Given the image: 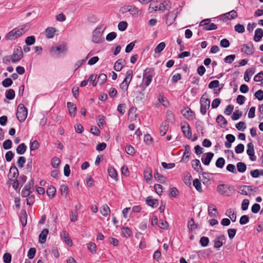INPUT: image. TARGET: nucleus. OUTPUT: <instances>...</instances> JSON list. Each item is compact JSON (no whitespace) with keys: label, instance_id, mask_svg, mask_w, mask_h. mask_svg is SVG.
<instances>
[{"label":"nucleus","instance_id":"obj_48","mask_svg":"<svg viewBox=\"0 0 263 263\" xmlns=\"http://www.w3.org/2000/svg\"><path fill=\"white\" fill-rule=\"evenodd\" d=\"M247 153L249 155L254 154V148L253 143L249 142L247 144Z\"/></svg>","mask_w":263,"mask_h":263},{"label":"nucleus","instance_id":"obj_7","mask_svg":"<svg viewBox=\"0 0 263 263\" xmlns=\"http://www.w3.org/2000/svg\"><path fill=\"white\" fill-rule=\"evenodd\" d=\"M23 57V52L22 48L17 47L14 49L13 54L11 57V61L13 63L20 61Z\"/></svg>","mask_w":263,"mask_h":263},{"label":"nucleus","instance_id":"obj_34","mask_svg":"<svg viewBox=\"0 0 263 263\" xmlns=\"http://www.w3.org/2000/svg\"><path fill=\"white\" fill-rule=\"evenodd\" d=\"M128 12L133 16L138 15L141 13V11L134 6L130 5Z\"/></svg>","mask_w":263,"mask_h":263},{"label":"nucleus","instance_id":"obj_15","mask_svg":"<svg viewBox=\"0 0 263 263\" xmlns=\"http://www.w3.org/2000/svg\"><path fill=\"white\" fill-rule=\"evenodd\" d=\"M190 158V146L189 145H185L184 146V152L182 157L181 162L186 161L187 162Z\"/></svg>","mask_w":263,"mask_h":263},{"label":"nucleus","instance_id":"obj_53","mask_svg":"<svg viewBox=\"0 0 263 263\" xmlns=\"http://www.w3.org/2000/svg\"><path fill=\"white\" fill-rule=\"evenodd\" d=\"M26 160L25 157H23V156L20 157L17 161V164L18 166L20 168L23 167L25 163H26Z\"/></svg>","mask_w":263,"mask_h":263},{"label":"nucleus","instance_id":"obj_62","mask_svg":"<svg viewBox=\"0 0 263 263\" xmlns=\"http://www.w3.org/2000/svg\"><path fill=\"white\" fill-rule=\"evenodd\" d=\"M125 152L129 155H133L135 153L134 148L130 145L125 147Z\"/></svg>","mask_w":263,"mask_h":263},{"label":"nucleus","instance_id":"obj_11","mask_svg":"<svg viewBox=\"0 0 263 263\" xmlns=\"http://www.w3.org/2000/svg\"><path fill=\"white\" fill-rule=\"evenodd\" d=\"M181 113L187 119L193 120L195 118V114L190 108L186 107L182 109Z\"/></svg>","mask_w":263,"mask_h":263},{"label":"nucleus","instance_id":"obj_57","mask_svg":"<svg viewBox=\"0 0 263 263\" xmlns=\"http://www.w3.org/2000/svg\"><path fill=\"white\" fill-rule=\"evenodd\" d=\"M245 124V122L240 121L237 123L235 126L237 130L243 132L246 128Z\"/></svg>","mask_w":263,"mask_h":263},{"label":"nucleus","instance_id":"obj_37","mask_svg":"<svg viewBox=\"0 0 263 263\" xmlns=\"http://www.w3.org/2000/svg\"><path fill=\"white\" fill-rule=\"evenodd\" d=\"M15 91L12 89H9L5 92L6 98L8 100H13L15 97Z\"/></svg>","mask_w":263,"mask_h":263},{"label":"nucleus","instance_id":"obj_22","mask_svg":"<svg viewBox=\"0 0 263 263\" xmlns=\"http://www.w3.org/2000/svg\"><path fill=\"white\" fill-rule=\"evenodd\" d=\"M169 124L167 121L163 122L160 127V134L164 136L168 130Z\"/></svg>","mask_w":263,"mask_h":263},{"label":"nucleus","instance_id":"obj_58","mask_svg":"<svg viewBox=\"0 0 263 263\" xmlns=\"http://www.w3.org/2000/svg\"><path fill=\"white\" fill-rule=\"evenodd\" d=\"M14 156V153L10 151L7 152L5 154V159L7 162H10Z\"/></svg>","mask_w":263,"mask_h":263},{"label":"nucleus","instance_id":"obj_63","mask_svg":"<svg viewBox=\"0 0 263 263\" xmlns=\"http://www.w3.org/2000/svg\"><path fill=\"white\" fill-rule=\"evenodd\" d=\"M245 146L243 144L240 143L238 144L235 148V151L237 154L242 153L244 151Z\"/></svg>","mask_w":263,"mask_h":263},{"label":"nucleus","instance_id":"obj_13","mask_svg":"<svg viewBox=\"0 0 263 263\" xmlns=\"http://www.w3.org/2000/svg\"><path fill=\"white\" fill-rule=\"evenodd\" d=\"M182 132L184 136L190 139L192 137V132L190 129V125L187 123H185L184 125L181 126Z\"/></svg>","mask_w":263,"mask_h":263},{"label":"nucleus","instance_id":"obj_5","mask_svg":"<svg viewBox=\"0 0 263 263\" xmlns=\"http://www.w3.org/2000/svg\"><path fill=\"white\" fill-rule=\"evenodd\" d=\"M28 115L27 108L23 104H20L17 106L16 118L20 122H23L26 119Z\"/></svg>","mask_w":263,"mask_h":263},{"label":"nucleus","instance_id":"obj_14","mask_svg":"<svg viewBox=\"0 0 263 263\" xmlns=\"http://www.w3.org/2000/svg\"><path fill=\"white\" fill-rule=\"evenodd\" d=\"M192 166L196 172L199 173L203 170L200 161L197 159L192 161Z\"/></svg>","mask_w":263,"mask_h":263},{"label":"nucleus","instance_id":"obj_4","mask_svg":"<svg viewBox=\"0 0 263 263\" xmlns=\"http://www.w3.org/2000/svg\"><path fill=\"white\" fill-rule=\"evenodd\" d=\"M154 76V69L152 68H146L144 70L143 74V79L145 80V82L143 85H141L140 87L142 88V90H144L145 88L147 87L152 82V78Z\"/></svg>","mask_w":263,"mask_h":263},{"label":"nucleus","instance_id":"obj_64","mask_svg":"<svg viewBox=\"0 0 263 263\" xmlns=\"http://www.w3.org/2000/svg\"><path fill=\"white\" fill-rule=\"evenodd\" d=\"M263 80V71H260L255 76L254 80L255 82H260Z\"/></svg>","mask_w":263,"mask_h":263},{"label":"nucleus","instance_id":"obj_32","mask_svg":"<svg viewBox=\"0 0 263 263\" xmlns=\"http://www.w3.org/2000/svg\"><path fill=\"white\" fill-rule=\"evenodd\" d=\"M100 212L104 216H107L110 214V210L107 204H104L100 209Z\"/></svg>","mask_w":263,"mask_h":263},{"label":"nucleus","instance_id":"obj_61","mask_svg":"<svg viewBox=\"0 0 263 263\" xmlns=\"http://www.w3.org/2000/svg\"><path fill=\"white\" fill-rule=\"evenodd\" d=\"M235 55L234 54H231L227 56L224 59V61L227 63H232L234 60L235 59Z\"/></svg>","mask_w":263,"mask_h":263},{"label":"nucleus","instance_id":"obj_40","mask_svg":"<svg viewBox=\"0 0 263 263\" xmlns=\"http://www.w3.org/2000/svg\"><path fill=\"white\" fill-rule=\"evenodd\" d=\"M224 164L225 160L222 157L218 158L215 163L216 166L220 168H222L223 167Z\"/></svg>","mask_w":263,"mask_h":263},{"label":"nucleus","instance_id":"obj_1","mask_svg":"<svg viewBox=\"0 0 263 263\" xmlns=\"http://www.w3.org/2000/svg\"><path fill=\"white\" fill-rule=\"evenodd\" d=\"M29 28L30 25L28 24L18 26L9 32L6 35V39L10 41L14 40L24 34Z\"/></svg>","mask_w":263,"mask_h":263},{"label":"nucleus","instance_id":"obj_12","mask_svg":"<svg viewBox=\"0 0 263 263\" xmlns=\"http://www.w3.org/2000/svg\"><path fill=\"white\" fill-rule=\"evenodd\" d=\"M18 176V170L15 165L11 166L8 174V177L10 180L17 179Z\"/></svg>","mask_w":263,"mask_h":263},{"label":"nucleus","instance_id":"obj_43","mask_svg":"<svg viewBox=\"0 0 263 263\" xmlns=\"http://www.w3.org/2000/svg\"><path fill=\"white\" fill-rule=\"evenodd\" d=\"M144 178L146 180V182L147 183H148L149 182V181L151 180L152 177H153L152 172L148 170L145 171L144 172Z\"/></svg>","mask_w":263,"mask_h":263},{"label":"nucleus","instance_id":"obj_56","mask_svg":"<svg viewBox=\"0 0 263 263\" xmlns=\"http://www.w3.org/2000/svg\"><path fill=\"white\" fill-rule=\"evenodd\" d=\"M127 27V23L125 21H121L120 22L118 26V29L119 30L123 31L125 30Z\"/></svg>","mask_w":263,"mask_h":263},{"label":"nucleus","instance_id":"obj_26","mask_svg":"<svg viewBox=\"0 0 263 263\" xmlns=\"http://www.w3.org/2000/svg\"><path fill=\"white\" fill-rule=\"evenodd\" d=\"M263 36V31L261 28H257L255 31L254 40L255 42L259 41Z\"/></svg>","mask_w":263,"mask_h":263},{"label":"nucleus","instance_id":"obj_9","mask_svg":"<svg viewBox=\"0 0 263 263\" xmlns=\"http://www.w3.org/2000/svg\"><path fill=\"white\" fill-rule=\"evenodd\" d=\"M241 49V51L247 55H250L253 54L254 52V46L252 43L243 44Z\"/></svg>","mask_w":263,"mask_h":263},{"label":"nucleus","instance_id":"obj_39","mask_svg":"<svg viewBox=\"0 0 263 263\" xmlns=\"http://www.w3.org/2000/svg\"><path fill=\"white\" fill-rule=\"evenodd\" d=\"M237 170L240 173H243L246 171L247 166L243 162H238L237 163Z\"/></svg>","mask_w":263,"mask_h":263},{"label":"nucleus","instance_id":"obj_6","mask_svg":"<svg viewBox=\"0 0 263 263\" xmlns=\"http://www.w3.org/2000/svg\"><path fill=\"white\" fill-rule=\"evenodd\" d=\"M206 93H204L200 98V111L202 115H204L206 112V110L209 108L210 105V100L205 98Z\"/></svg>","mask_w":263,"mask_h":263},{"label":"nucleus","instance_id":"obj_54","mask_svg":"<svg viewBox=\"0 0 263 263\" xmlns=\"http://www.w3.org/2000/svg\"><path fill=\"white\" fill-rule=\"evenodd\" d=\"M122 234L125 237H129L132 235V231L127 227H123L122 229Z\"/></svg>","mask_w":263,"mask_h":263},{"label":"nucleus","instance_id":"obj_45","mask_svg":"<svg viewBox=\"0 0 263 263\" xmlns=\"http://www.w3.org/2000/svg\"><path fill=\"white\" fill-rule=\"evenodd\" d=\"M242 111L237 110L233 113V114L231 116V118L233 120H237L239 119L242 116Z\"/></svg>","mask_w":263,"mask_h":263},{"label":"nucleus","instance_id":"obj_47","mask_svg":"<svg viewBox=\"0 0 263 263\" xmlns=\"http://www.w3.org/2000/svg\"><path fill=\"white\" fill-rule=\"evenodd\" d=\"M165 43L164 42H161L155 48V53H160L165 48Z\"/></svg>","mask_w":263,"mask_h":263},{"label":"nucleus","instance_id":"obj_33","mask_svg":"<svg viewBox=\"0 0 263 263\" xmlns=\"http://www.w3.org/2000/svg\"><path fill=\"white\" fill-rule=\"evenodd\" d=\"M56 193V189L52 185L48 187L47 190V195L49 198H52L54 197Z\"/></svg>","mask_w":263,"mask_h":263},{"label":"nucleus","instance_id":"obj_29","mask_svg":"<svg viewBox=\"0 0 263 263\" xmlns=\"http://www.w3.org/2000/svg\"><path fill=\"white\" fill-rule=\"evenodd\" d=\"M27 215L26 211L22 210L21 211L20 220L23 227H25L27 224Z\"/></svg>","mask_w":263,"mask_h":263},{"label":"nucleus","instance_id":"obj_2","mask_svg":"<svg viewBox=\"0 0 263 263\" xmlns=\"http://www.w3.org/2000/svg\"><path fill=\"white\" fill-rule=\"evenodd\" d=\"M216 190L220 195L227 197L231 196L235 191L233 186L227 184H219Z\"/></svg>","mask_w":263,"mask_h":263},{"label":"nucleus","instance_id":"obj_36","mask_svg":"<svg viewBox=\"0 0 263 263\" xmlns=\"http://www.w3.org/2000/svg\"><path fill=\"white\" fill-rule=\"evenodd\" d=\"M108 173L110 177L115 179L116 180H118V173L114 167H109L108 168Z\"/></svg>","mask_w":263,"mask_h":263},{"label":"nucleus","instance_id":"obj_35","mask_svg":"<svg viewBox=\"0 0 263 263\" xmlns=\"http://www.w3.org/2000/svg\"><path fill=\"white\" fill-rule=\"evenodd\" d=\"M187 226L189 230L192 231L198 228V225L195 224L194 218H191L187 222Z\"/></svg>","mask_w":263,"mask_h":263},{"label":"nucleus","instance_id":"obj_49","mask_svg":"<svg viewBox=\"0 0 263 263\" xmlns=\"http://www.w3.org/2000/svg\"><path fill=\"white\" fill-rule=\"evenodd\" d=\"M199 242L202 247H205L208 245L209 243V239L207 237L202 236L200 238Z\"/></svg>","mask_w":263,"mask_h":263},{"label":"nucleus","instance_id":"obj_16","mask_svg":"<svg viewBox=\"0 0 263 263\" xmlns=\"http://www.w3.org/2000/svg\"><path fill=\"white\" fill-rule=\"evenodd\" d=\"M146 203L152 208H157L159 205L158 200L153 199L152 196H148L146 198Z\"/></svg>","mask_w":263,"mask_h":263},{"label":"nucleus","instance_id":"obj_50","mask_svg":"<svg viewBox=\"0 0 263 263\" xmlns=\"http://www.w3.org/2000/svg\"><path fill=\"white\" fill-rule=\"evenodd\" d=\"M12 83H13L12 80L10 78H7L4 79L2 81V85L4 87H6V88L10 86L12 84Z\"/></svg>","mask_w":263,"mask_h":263},{"label":"nucleus","instance_id":"obj_19","mask_svg":"<svg viewBox=\"0 0 263 263\" xmlns=\"http://www.w3.org/2000/svg\"><path fill=\"white\" fill-rule=\"evenodd\" d=\"M49 233L47 229H44L39 235V242L41 243H44L46 241L47 236Z\"/></svg>","mask_w":263,"mask_h":263},{"label":"nucleus","instance_id":"obj_41","mask_svg":"<svg viewBox=\"0 0 263 263\" xmlns=\"http://www.w3.org/2000/svg\"><path fill=\"white\" fill-rule=\"evenodd\" d=\"M61 163V161L58 157H54L51 159V164L52 166L54 168H58L60 164Z\"/></svg>","mask_w":263,"mask_h":263},{"label":"nucleus","instance_id":"obj_18","mask_svg":"<svg viewBox=\"0 0 263 263\" xmlns=\"http://www.w3.org/2000/svg\"><path fill=\"white\" fill-rule=\"evenodd\" d=\"M67 108L68 109V111L69 114L73 117H74L76 115V112L77 110L76 105L73 103L68 102L67 103Z\"/></svg>","mask_w":263,"mask_h":263},{"label":"nucleus","instance_id":"obj_28","mask_svg":"<svg viewBox=\"0 0 263 263\" xmlns=\"http://www.w3.org/2000/svg\"><path fill=\"white\" fill-rule=\"evenodd\" d=\"M61 237L64 241L70 246H72V242L70 238L69 237L68 234L66 231H63L61 234Z\"/></svg>","mask_w":263,"mask_h":263},{"label":"nucleus","instance_id":"obj_24","mask_svg":"<svg viewBox=\"0 0 263 263\" xmlns=\"http://www.w3.org/2000/svg\"><path fill=\"white\" fill-rule=\"evenodd\" d=\"M165 17L166 18V24L169 26L173 23L176 16H174V14L172 12H170L165 14Z\"/></svg>","mask_w":263,"mask_h":263},{"label":"nucleus","instance_id":"obj_21","mask_svg":"<svg viewBox=\"0 0 263 263\" xmlns=\"http://www.w3.org/2000/svg\"><path fill=\"white\" fill-rule=\"evenodd\" d=\"M206 155L205 158H203V157L201 158V161L202 163L205 165H209L214 157V154L211 152H209L205 154Z\"/></svg>","mask_w":263,"mask_h":263},{"label":"nucleus","instance_id":"obj_23","mask_svg":"<svg viewBox=\"0 0 263 263\" xmlns=\"http://www.w3.org/2000/svg\"><path fill=\"white\" fill-rule=\"evenodd\" d=\"M172 6V3L169 1H164L163 3H161L159 7V10H164L165 9L169 10L171 9Z\"/></svg>","mask_w":263,"mask_h":263},{"label":"nucleus","instance_id":"obj_42","mask_svg":"<svg viewBox=\"0 0 263 263\" xmlns=\"http://www.w3.org/2000/svg\"><path fill=\"white\" fill-rule=\"evenodd\" d=\"M133 70L132 69H129L126 72V77L123 81H124L125 82H129V84L133 78Z\"/></svg>","mask_w":263,"mask_h":263},{"label":"nucleus","instance_id":"obj_52","mask_svg":"<svg viewBox=\"0 0 263 263\" xmlns=\"http://www.w3.org/2000/svg\"><path fill=\"white\" fill-rule=\"evenodd\" d=\"M3 261L5 263H11L12 259L11 254L9 253H5L3 255Z\"/></svg>","mask_w":263,"mask_h":263},{"label":"nucleus","instance_id":"obj_59","mask_svg":"<svg viewBox=\"0 0 263 263\" xmlns=\"http://www.w3.org/2000/svg\"><path fill=\"white\" fill-rule=\"evenodd\" d=\"M235 31L238 33H243L245 31V27L240 24H238L234 26Z\"/></svg>","mask_w":263,"mask_h":263},{"label":"nucleus","instance_id":"obj_44","mask_svg":"<svg viewBox=\"0 0 263 263\" xmlns=\"http://www.w3.org/2000/svg\"><path fill=\"white\" fill-rule=\"evenodd\" d=\"M35 42V37L33 35L27 37L25 40V43L27 46H31L34 44Z\"/></svg>","mask_w":263,"mask_h":263},{"label":"nucleus","instance_id":"obj_38","mask_svg":"<svg viewBox=\"0 0 263 263\" xmlns=\"http://www.w3.org/2000/svg\"><path fill=\"white\" fill-rule=\"evenodd\" d=\"M159 102L164 106L167 107L168 105V102L167 101L166 98L164 97L163 93L162 92L159 93Z\"/></svg>","mask_w":263,"mask_h":263},{"label":"nucleus","instance_id":"obj_27","mask_svg":"<svg viewBox=\"0 0 263 263\" xmlns=\"http://www.w3.org/2000/svg\"><path fill=\"white\" fill-rule=\"evenodd\" d=\"M154 178L159 182H160L161 183H164L165 181L166 180V177H165L159 173L157 170L155 171V172L154 173Z\"/></svg>","mask_w":263,"mask_h":263},{"label":"nucleus","instance_id":"obj_8","mask_svg":"<svg viewBox=\"0 0 263 263\" xmlns=\"http://www.w3.org/2000/svg\"><path fill=\"white\" fill-rule=\"evenodd\" d=\"M211 19L206 18L201 21L199 24L200 26H203L204 30H213L217 28V26L214 23H211Z\"/></svg>","mask_w":263,"mask_h":263},{"label":"nucleus","instance_id":"obj_17","mask_svg":"<svg viewBox=\"0 0 263 263\" xmlns=\"http://www.w3.org/2000/svg\"><path fill=\"white\" fill-rule=\"evenodd\" d=\"M216 121L219 125L222 128H224L228 124V122L226 118L221 115L217 116Z\"/></svg>","mask_w":263,"mask_h":263},{"label":"nucleus","instance_id":"obj_51","mask_svg":"<svg viewBox=\"0 0 263 263\" xmlns=\"http://www.w3.org/2000/svg\"><path fill=\"white\" fill-rule=\"evenodd\" d=\"M107 80V76L104 73H101L98 78V82L102 85L104 84Z\"/></svg>","mask_w":263,"mask_h":263},{"label":"nucleus","instance_id":"obj_60","mask_svg":"<svg viewBox=\"0 0 263 263\" xmlns=\"http://www.w3.org/2000/svg\"><path fill=\"white\" fill-rule=\"evenodd\" d=\"M36 253V249L34 248H31L27 254V256L29 259H32L34 258Z\"/></svg>","mask_w":263,"mask_h":263},{"label":"nucleus","instance_id":"obj_3","mask_svg":"<svg viewBox=\"0 0 263 263\" xmlns=\"http://www.w3.org/2000/svg\"><path fill=\"white\" fill-rule=\"evenodd\" d=\"M106 28L105 25L101 24L93 31L92 39V41L93 43L98 44L103 42L101 36Z\"/></svg>","mask_w":263,"mask_h":263},{"label":"nucleus","instance_id":"obj_25","mask_svg":"<svg viewBox=\"0 0 263 263\" xmlns=\"http://www.w3.org/2000/svg\"><path fill=\"white\" fill-rule=\"evenodd\" d=\"M56 29L54 27H49L45 30L46 37L48 39L52 38L54 36Z\"/></svg>","mask_w":263,"mask_h":263},{"label":"nucleus","instance_id":"obj_30","mask_svg":"<svg viewBox=\"0 0 263 263\" xmlns=\"http://www.w3.org/2000/svg\"><path fill=\"white\" fill-rule=\"evenodd\" d=\"M27 149V146L23 143L18 145L16 149V153L19 155L24 154Z\"/></svg>","mask_w":263,"mask_h":263},{"label":"nucleus","instance_id":"obj_55","mask_svg":"<svg viewBox=\"0 0 263 263\" xmlns=\"http://www.w3.org/2000/svg\"><path fill=\"white\" fill-rule=\"evenodd\" d=\"M3 147L5 149H9L12 147V141L10 139H7L3 143Z\"/></svg>","mask_w":263,"mask_h":263},{"label":"nucleus","instance_id":"obj_10","mask_svg":"<svg viewBox=\"0 0 263 263\" xmlns=\"http://www.w3.org/2000/svg\"><path fill=\"white\" fill-rule=\"evenodd\" d=\"M67 51L66 44L63 43L59 46H52L50 49V52L52 55H53L55 52H58L59 53L66 52Z\"/></svg>","mask_w":263,"mask_h":263},{"label":"nucleus","instance_id":"obj_31","mask_svg":"<svg viewBox=\"0 0 263 263\" xmlns=\"http://www.w3.org/2000/svg\"><path fill=\"white\" fill-rule=\"evenodd\" d=\"M122 62L125 63V61L122 59L117 61L114 65V69L117 71H120L122 69L123 65H122Z\"/></svg>","mask_w":263,"mask_h":263},{"label":"nucleus","instance_id":"obj_20","mask_svg":"<svg viewBox=\"0 0 263 263\" xmlns=\"http://www.w3.org/2000/svg\"><path fill=\"white\" fill-rule=\"evenodd\" d=\"M255 71V69L253 67L247 69L244 74V79L245 81L249 82L250 81V77H251Z\"/></svg>","mask_w":263,"mask_h":263},{"label":"nucleus","instance_id":"obj_46","mask_svg":"<svg viewBox=\"0 0 263 263\" xmlns=\"http://www.w3.org/2000/svg\"><path fill=\"white\" fill-rule=\"evenodd\" d=\"M193 185L195 186L197 191L199 192H202V190L201 186V182L198 179H195L193 181Z\"/></svg>","mask_w":263,"mask_h":263}]
</instances>
